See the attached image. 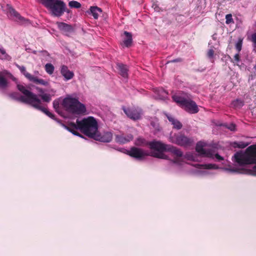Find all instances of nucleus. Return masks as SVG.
<instances>
[{
	"instance_id": "3",
	"label": "nucleus",
	"mask_w": 256,
	"mask_h": 256,
	"mask_svg": "<svg viewBox=\"0 0 256 256\" xmlns=\"http://www.w3.org/2000/svg\"><path fill=\"white\" fill-rule=\"evenodd\" d=\"M234 158V161L240 166L256 164V144L248 146L245 153L236 152Z\"/></svg>"
},
{
	"instance_id": "28",
	"label": "nucleus",
	"mask_w": 256,
	"mask_h": 256,
	"mask_svg": "<svg viewBox=\"0 0 256 256\" xmlns=\"http://www.w3.org/2000/svg\"><path fill=\"white\" fill-rule=\"evenodd\" d=\"M233 106L236 108H240L244 106V102L240 100H236L232 102Z\"/></svg>"
},
{
	"instance_id": "8",
	"label": "nucleus",
	"mask_w": 256,
	"mask_h": 256,
	"mask_svg": "<svg viewBox=\"0 0 256 256\" xmlns=\"http://www.w3.org/2000/svg\"><path fill=\"white\" fill-rule=\"evenodd\" d=\"M17 68L20 70V72L28 79L30 82H32L37 84H40L46 86L48 85V82L43 79L39 78L37 76H34L26 72V68L23 66L16 65Z\"/></svg>"
},
{
	"instance_id": "10",
	"label": "nucleus",
	"mask_w": 256,
	"mask_h": 256,
	"mask_svg": "<svg viewBox=\"0 0 256 256\" xmlns=\"http://www.w3.org/2000/svg\"><path fill=\"white\" fill-rule=\"evenodd\" d=\"M126 154L131 157L137 160H142L146 156H148L142 149L134 146L132 147L129 150L127 151Z\"/></svg>"
},
{
	"instance_id": "22",
	"label": "nucleus",
	"mask_w": 256,
	"mask_h": 256,
	"mask_svg": "<svg viewBox=\"0 0 256 256\" xmlns=\"http://www.w3.org/2000/svg\"><path fill=\"white\" fill-rule=\"evenodd\" d=\"M206 146V143L202 142H198L196 146V150L200 155L205 156L206 154V150L204 148Z\"/></svg>"
},
{
	"instance_id": "44",
	"label": "nucleus",
	"mask_w": 256,
	"mask_h": 256,
	"mask_svg": "<svg viewBox=\"0 0 256 256\" xmlns=\"http://www.w3.org/2000/svg\"><path fill=\"white\" fill-rule=\"evenodd\" d=\"M162 92L164 94L166 95L168 94V92H166L165 90H162Z\"/></svg>"
},
{
	"instance_id": "42",
	"label": "nucleus",
	"mask_w": 256,
	"mask_h": 256,
	"mask_svg": "<svg viewBox=\"0 0 256 256\" xmlns=\"http://www.w3.org/2000/svg\"><path fill=\"white\" fill-rule=\"evenodd\" d=\"M0 52L3 55L7 56L5 50L3 48H0Z\"/></svg>"
},
{
	"instance_id": "39",
	"label": "nucleus",
	"mask_w": 256,
	"mask_h": 256,
	"mask_svg": "<svg viewBox=\"0 0 256 256\" xmlns=\"http://www.w3.org/2000/svg\"><path fill=\"white\" fill-rule=\"evenodd\" d=\"M228 128L230 129V130L234 131L236 129V125L234 124H231L229 125Z\"/></svg>"
},
{
	"instance_id": "21",
	"label": "nucleus",
	"mask_w": 256,
	"mask_h": 256,
	"mask_svg": "<svg viewBox=\"0 0 256 256\" xmlns=\"http://www.w3.org/2000/svg\"><path fill=\"white\" fill-rule=\"evenodd\" d=\"M124 34L125 36V38L123 40L124 44L128 48L130 46L132 42V34L130 32L125 31Z\"/></svg>"
},
{
	"instance_id": "37",
	"label": "nucleus",
	"mask_w": 256,
	"mask_h": 256,
	"mask_svg": "<svg viewBox=\"0 0 256 256\" xmlns=\"http://www.w3.org/2000/svg\"><path fill=\"white\" fill-rule=\"evenodd\" d=\"M214 50L212 49H210L208 50L207 53V56L210 58H212L214 54Z\"/></svg>"
},
{
	"instance_id": "1",
	"label": "nucleus",
	"mask_w": 256,
	"mask_h": 256,
	"mask_svg": "<svg viewBox=\"0 0 256 256\" xmlns=\"http://www.w3.org/2000/svg\"><path fill=\"white\" fill-rule=\"evenodd\" d=\"M64 128L73 134L82 138V136L76 130H80L85 135L92 138L98 130V122L92 116L83 118L81 120L77 119L76 123L70 122L64 126Z\"/></svg>"
},
{
	"instance_id": "34",
	"label": "nucleus",
	"mask_w": 256,
	"mask_h": 256,
	"mask_svg": "<svg viewBox=\"0 0 256 256\" xmlns=\"http://www.w3.org/2000/svg\"><path fill=\"white\" fill-rule=\"evenodd\" d=\"M234 60H231V62H238L240 61V56L239 54V52H238V54H236L234 56Z\"/></svg>"
},
{
	"instance_id": "33",
	"label": "nucleus",
	"mask_w": 256,
	"mask_h": 256,
	"mask_svg": "<svg viewBox=\"0 0 256 256\" xmlns=\"http://www.w3.org/2000/svg\"><path fill=\"white\" fill-rule=\"evenodd\" d=\"M172 124L174 126V128L177 130H180L182 126L181 122L177 120H176L175 122Z\"/></svg>"
},
{
	"instance_id": "12",
	"label": "nucleus",
	"mask_w": 256,
	"mask_h": 256,
	"mask_svg": "<svg viewBox=\"0 0 256 256\" xmlns=\"http://www.w3.org/2000/svg\"><path fill=\"white\" fill-rule=\"evenodd\" d=\"M122 110L132 120H137L141 118L142 110L140 109L123 108Z\"/></svg>"
},
{
	"instance_id": "24",
	"label": "nucleus",
	"mask_w": 256,
	"mask_h": 256,
	"mask_svg": "<svg viewBox=\"0 0 256 256\" xmlns=\"http://www.w3.org/2000/svg\"><path fill=\"white\" fill-rule=\"evenodd\" d=\"M198 168H201V169H206V170H210V169L216 170V169H218V167L216 164H200V165H198Z\"/></svg>"
},
{
	"instance_id": "27",
	"label": "nucleus",
	"mask_w": 256,
	"mask_h": 256,
	"mask_svg": "<svg viewBox=\"0 0 256 256\" xmlns=\"http://www.w3.org/2000/svg\"><path fill=\"white\" fill-rule=\"evenodd\" d=\"M54 66L50 63H48L45 65V70L49 74H52L54 72Z\"/></svg>"
},
{
	"instance_id": "19",
	"label": "nucleus",
	"mask_w": 256,
	"mask_h": 256,
	"mask_svg": "<svg viewBox=\"0 0 256 256\" xmlns=\"http://www.w3.org/2000/svg\"><path fill=\"white\" fill-rule=\"evenodd\" d=\"M88 12L92 14L94 19H98L99 16L102 14V10L98 6H91Z\"/></svg>"
},
{
	"instance_id": "30",
	"label": "nucleus",
	"mask_w": 256,
	"mask_h": 256,
	"mask_svg": "<svg viewBox=\"0 0 256 256\" xmlns=\"http://www.w3.org/2000/svg\"><path fill=\"white\" fill-rule=\"evenodd\" d=\"M226 23L227 24H234V20L232 18V14H228L226 16Z\"/></svg>"
},
{
	"instance_id": "45",
	"label": "nucleus",
	"mask_w": 256,
	"mask_h": 256,
	"mask_svg": "<svg viewBox=\"0 0 256 256\" xmlns=\"http://www.w3.org/2000/svg\"><path fill=\"white\" fill-rule=\"evenodd\" d=\"M231 170V171H232V172H235V170Z\"/></svg>"
},
{
	"instance_id": "7",
	"label": "nucleus",
	"mask_w": 256,
	"mask_h": 256,
	"mask_svg": "<svg viewBox=\"0 0 256 256\" xmlns=\"http://www.w3.org/2000/svg\"><path fill=\"white\" fill-rule=\"evenodd\" d=\"M17 88L24 94V96H25V98L27 100L26 104H29L32 106L34 104H36V102H40V99L37 98L36 95L27 90L24 86L21 84H18Z\"/></svg>"
},
{
	"instance_id": "4",
	"label": "nucleus",
	"mask_w": 256,
	"mask_h": 256,
	"mask_svg": "<svg viewBox=\"0 0 256 256\" xmlns=\"http://www.w3.org/2000/svg\"><path fill=\"white\" fill-rule=\"evenodd\" d=\"M62 105L66 111L72 114H84L86 112L85 106L76 98L71 97L64 98Z\"/></svg>"
},
{
	"instance_id": "2",
	"label": "nucleus",
	"mask_w": 256,
	"mask_h": 256,
	"mask_svg": "<svg viewBox=\"0 0 256 256\" xmlns=\"http://www.w3.org/2000/svg\"><path fill=\"white\" fill-rule=\"evenodd\" d=\"M150 149L156 151L152 152L151 156L162 159H168V156L164 154V152H170L175 157L174 160H173V162L175 164L178 163V158H181L183 155V153L180 149L170 144L162 143L160 141L152 143Z\"/></svg>"
},
{
	"instance_id": "26",
	"label": "nucleus",
	"mask_w": 256,
	"mask_h": 256,
	"mask_svg": "<svg viewBox=\"0 0 256 256\" xmlns=\"http://www.w3.org/2000/svg\"><path fill=\"white\" fill-rule=\"evenodd\" d=\"M8 86V81L0 73V88L4 89Z\"/></svg>"
},
{
	"instance_id": "9",
	"label": "nucleus",
	"mask_w": 256,
	"mask_h": 256,
	"mask_svg": "<svg viewBox=\"0 0 256 256\" xmlns=\"http://www.w3.org/2000/svg\"><path fill=\"white\" fill-rule=\"evenodd\" d=\"M175 143L178 145L182 146H190L194 144L192 138H188L183 134L175 135Z\"/></svg>"
},
{
	"instance_id": "31",
	"label": "nucleus",
	"mask_w": 256,
	"mask_h": 256,
	"mask_svg": "<svg viewBox=\"0 0 256 256\" xmlns=\"http://www.w3.org/2000/svg\"><path fill=\"white\" fill-rule=\"evenodd\" d=\"M242 39L239 38L238 42L236 44V48L238 50V52H240L242 50Z\"/></svg>"
},
{
	"instance_id": "15",
	"label": "nucleus",
	"mask_w": 256,
	"mask_h": 256,
	"mask_svg": "<svg viewBox=\"0 0 256 256\" xmlns=\"http://www.w3.org/2000/svg\"><path fill=\"white\" fill-rule=\"evenodd\" d=\"M41 104L42 102L40 100V102H36V104H34V106H32L36 108V109H38L42 111L51 118L55 120V116L50 112L46 108L42 106Z\"/></svg>"
},
{
	"instance_id": "40",
	"label": "nucleus",
	"mask_w": 256,
	"mask_h": 256,
	"mask_svg": "<svg viewBox=\"0 0 256 256\" xmlns=\"http://www.w3.org/2000/svg\"><path fill=\"white\" fill-rule=\"evenodd\" d=\"M167 118L168 120L172 122V124L175 122L176 119H175L174 118H173L172 116H167Z\"/></svg>"
},
{
	"instance_id": "36",
	"label": "nucleus",
	"mask_w": 256,
	"mask_h": 256,
	"mask_svg": "<svg viewBox=\"0 0 256 256\" xmlns=\"http://www.w3.org/2000/svg\"><path fill=\"white\" fill-rule=\"evenodd\" d=\"M182 60H183L182 58H178L174 59L173 60H170L167 63L179 62H182Z\"/></svg>"
},
{
	"instance_id": "16",
	"label": "nucleus",
	"mask_w": 256,
	"mask_h": 256,
	"mask_svg": "<svg viewBox=\"0 0 256 256\" xmlns=\"http://www.w3.org/2000/svg\"><path fill=\"white\" fill-rule=\"evenodd\" d=\"M60 73L66 80L72 79L74 76V72L70 70L68 66L64 65L61 66Z\"/></svg>"
},
{
	"instance_id": "35",
	"label": "nucleus",
	"mask_w": 256,
	"mask_h": 256,
	"mask_svg": "<svg viewBox=\"0 0 256 256\" xmlns=\"http://www.w3.org/2000/svg\"><path fill=\"white\" fill-rule=\"evenodd\" d=\"M53 106L54 108L56 110L58 111V110L60 106L59 102L58 100H54L53 102Z\"/></svg>"
},
{
	"instance_id": "43",
	"label": "nucleus",
	"mask_w": 256,
	"mask_h": 256,
	"mask_svg": "<svg viewBox=\"0 0 256 256\" xmlns=\"http://www.w3.org/2000/svg\"><path fill=\"white\" fill-rule=\"evenodd\" d=\"M37 90H38V92H40L42 93H44V90L42 88H37Z\"/></svg>"
},
{
	"instance_id": "32",
	"label": "nucleus",
	"mask_w": 256,
	"mask_h": 256,
	"mask_svg": "<svg viewBox=\"0 0 256 256\" xmlns=\"http://www.w3.org/2000/svg\"><path fill=\"white\" fill-rule=\"evenodd\" d=\"M40 96L44 102H48L51 100L50 96L49 94H44L40 95Z\"/></svg>"
},
{
	"instance_id": "20",
	"label": "nucleus",
	"mask_w": 256,
	"mask_h": 256,
	"mask_svg": "<svg viewBox=\"0 0 256 256\" xmlns=\"http://www.w3.org/2000/svg\"><path fill=\"white\" fill-rule=\"evenodd\" d=\"M58 27L60 30L64 32L70 33L74 30L72 26L64 22L58 23Z\"/></svg>"
},
{
	"instance_id": "25",
	"label": "nucleus",
	"mask_w": 256,
	"mask_h": 256,
	"mask_svg": "<svg viewBox=\"0 0 256 256\" xmlns=\"http://www.w3.org/2000/svg\"><path fill=\"white\" fill-rule=\"evenodd\" d=\"M248 146V143L243 142H234L232 144V146L234 148H244Z\"/></svg>"
},
{
	"instance_id": "38",
	"label": "nucleus",
	"mask_w": 256,
	"mask_h": 256,
	"mask_svg": "<svg viewBox=\"0 0 256 256\" xmlns=\"http://www.w3.org/2000/svg\"><path fill=\"white\" fill-rule=\"evenodd\" d=\"M252 41L253 42L254 47L256 48V32L252 35Z\"/></svg>"
},
{
	"instance_id": "5",
	"label": "nucleus",
	"mask_w": 256,
	"mask_h": 256,
	"mask_svg": "<svg viewBox=\"0 0 256 256\" xmlns=\"http://www.w3.org/2000/svg\"><path fill=\"white\" fill-rule=\"evenodd\" d=\"M42 4L50 10L52 14L60 16L66 11V4L62 0H41Z\"/></svg>"
},
{
	"instance_id": "41",
	"label": "nucleus",
	"mask_w": 256,
	"mask_h": 256,
	"mask_svg": "<svg viewBox=\"0 0 256 256\" xmlns=\"http://www.w3.org/2000/svg\"><path fill=\"white\" fill-rule=\"evenodd\" d=\"M215 157L219 161L222 160H224L223 158L218 154H216Z\"/></svg>"
},
{
	"instance_id": "29",
	"label": "nucleus",
	"mask_w": 256,
	"mask_h": 256,
	"mask_svg": "<svg viewBox=\"0 0 256 256\" xmlns=\"http://www.w3.org/2000/svg\"><path fill=\"white\" fill-rule=\"evenodd\" d=\"M68 6L72 8H78L81 7V4L77 1L72 0L69 2Z\"/></svg>"
},
{
	"instance_id": "11",
	"label": "nucleus",
	"mask_w": 256,
	"mask_h": 256,
	"mask_svg": "<svg viewBox=\"0 0 256 256\" xmlns=\"http://www.w3.org/2000/svg\"><path fill=\"white\" fill-rule=\"evenodd\" d=\"M113 134L110 132H104L102 133H98V132L92 138L96 140L103 142H110L112 141Z\"/></svg>"
},
{
	"instance_id": "6",
	"label": "nucleus",
	"mask_w": 256,
	"mask_h": 256,
	"mask_svg": "<svg viewBox=\"0 0 256 256\" xmlns=\"http://www.w3.org/2000/svg\"><path fill=\"white\" fill-rule=\"evenodd\" d=\"M172 98L174 102L186 112L192 114L198 112L199 110L198 105L194 100L178 95H174Z\"/></svg>"
},
{
	"instance_id": "23",
	"label": "nucleus",
	"mask_w": 256,
	"mask_h": 256,
	"mask_svg": "<svg viewBox=\"0 0 256 256\" xmlns=\"http://www.w3.org/2000/svg\"><path fill=\"white\" fill-rule=\"evenodd\" d=\"M9 96L16 100L25 103L27 102V100L25 98V96H20L18 92H14L9 94Z\"/></svg>"
},
{
	"instance_id": "14",
	"label": "nucleus",
	"mask_w": 256,
	"mask_h": 256,
	"mask_svg": "<svg viewBox=\"0 0 256 256\" xmlns=\"http://www.w3.org/2000/svg\"><path fill=\"white\" fill-rule=\"evenodd\" d=\"M132 139L133 136L130 134H121L115 136L116 142L120 144H126L132 140Z\"/></svg>"
},
{
	"instance_id": "18",
	"label": "nucleus",
	"mask_w": 256,
	"mask_h": 256,
	"mask_svg": "<svg viewBox=\"0 0 256 256\" xmlns=\"http://www.w3.org/2000/svg\"><path fill=\"white\" fill-rule=\"evenodd\" d=\"M160 142V141L153 140L152 142H147L144 138H138L135 141L134 144L136 146H148L150 149V144L152 142Z\"/></svg>"
},
{
	"instance_id": "13",
	"label": "nucleus",
	"mask_w": 256,
	"mask_h": 256,
	"mask_svg": "<svg viewBox=\"0 0 256 256\" xmlns=\"http://www.w3.org/2000/svg\"><path fill=\"white\" fill-rule=\"evenodd\" d=\"M8 12L12 16L15 18V20L21 24H29V20L22 16L14 8L8 5Z\"/></svg>"
},
{
	"instance_id": "17",
	"label": "nucleus",
	"mask_w": 256,
	"mask_h": 256,
	"mask_svg": "<svg viewBox=\"0 0 256 256\" xmlns=\"http://www.w3.org/2000/svg\"><path fill=\"white\" fill-rule=\"evenodd\" d=\"M117 69L119 71L120 74L124 78H127L128 77V67L126 65L123 64L118 63L116 64Z\"/></svg>"
}]
</instances>
